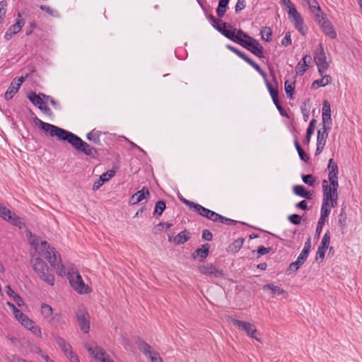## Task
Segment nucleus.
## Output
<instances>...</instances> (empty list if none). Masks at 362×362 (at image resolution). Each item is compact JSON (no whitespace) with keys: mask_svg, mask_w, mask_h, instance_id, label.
Instances as JSON below:
<instances>
[{"mask_svg":"<svg viewBox=\"0 0 362 362\" xmlns=\"http://www.w3.org/2000/svg\"><path fill=\"white\" fill-rule=\"evenodd\" d=\"M230 0H219L218 5L216 8V13L218 18H222L228 8V5Z\"/></svg>","mask_w":362,"mask_h":362,"instance_id":"nucleus-32","label":"nucleus"},{"mask_svg":"<svg viewBox=\"0 0 362 362\" xmlns=\"http://www.w3.org/2000/svg\"><path fill=\"white\" fill-rule=\"evenodd\" d=\"M292 21L296 29L303 35H305V32L303 28V19L301 17L300 14L296 16L294 18H292Z\"/></svg>","mask_w":362,"mask_h":362,"instance_id":"nucleus-29","label":"nucleus"},{"mask_svg":"<svg viewBox=\"0 0 362 362\" xmlns=\"http://www.w3.org/2000/svg\"><path fill=\"white\" fill-rule=\"evenodd\" d=\"M226 48L230 50L231 52H233V53H235L237 56H238L241 59H243L245 62H246L248 59V58L250 57L245 52L240 51L238 48H236L230 45H227Z\"/></svg>","mask_w":362,"mask_h":362,"instance_id":"nucleus-41","label":"nucleus"},{"mask_svg":"<svg viewBox=\"0 0 362 362\" xmlns=\"http://www.w3.org/2000/svg\"><path fill=\"white\" fill-rule=\"evenodd\" d=\"M330 129L331 127H327L325 125H323L322 130L319 129L317 131L315 156H317L322 153L325 146L327 138L328 136V130H329Z\"/></svg>","mask_w":362,"mask_h":362,"instance_id":"nucleus-12","label":"nucleus"},{"mask_svg":"<svg viewBox=\"0 0 362 362\" xmlns=\"http://www.w3.org/2000/svg\"><path fill=\"white\" fill-rule=\"evenodd\" d=\"M192 205V206L190 209L203 217H206V214L209 213L210 209L205 208L197 203L194 202Z\"/></svg>","mask_w":362,"mask_h":362,"instance_id":"nucleus-34","label":"nucleus"},{"mask_svg":"<svg viewBox=\"0 0 362 362\" xmlns=\"http://www.w3.org/2000/svg\"><path fill=\"white\" fill-rule=\"evenodd\" d=\"M166 209V204L164 200H159L155 204L154 215L160 216Z\"/></svg>","mask_w":362,"mask_h":362,"instance_id":"nucleus-37","label":"nucleus"},{"mask_svg":"<svg viewBox=\"0 0 362 362\" xmlns=\"http://www.w3.org/2000/svg\"><path fill=\"white\" fill-rule=\"evenodd\" d=\"M260 35L262 39L267 42H270L272 40L273 32L270 27H262L260 30Z\"/></svg>","mask_w":362,"mask_h":362,"instance_id":"nucleus-31","label":"nucleus"},{"mask_svg":"<svg viewBox=\"0 0 362 362\" xmlns=\"http://www.w3.org/2000/svg\"><path fill=\"white\" fill-rule=\"evenodd\" d=\"M205 218H207L209 220H211L213 222L218 223V218H220V214L214 211L209 210V213L206 214Z\"/></svg>","mask_w":362,"mask_h":362,"instance_id":"nucleus-58","label":"nucleus"},{"mask_svg":"<svg viewBox=\"0 0 362 362\" xmlns=\"http://www.w3.org/2000/svg\"><path fill=\"white\" fill-rule=\"evenodd\" d=\"M15 317L21 323L28 317L26 315L23 313L19 309H16L13 312Z\"/></svg>","mask_w":362,"mask_h":362,"instance_id":"nucleus-61","label":"nucleus"},{"mask_svg":"<svg viewBox=\"0 0 362 362\" xmlns=\"http://www.w3.org/2000/svg\"><path fill=\"white\" fill-rule=\"evenodd\" d=\"M322 187L329 189L332 193L338 194V188H339L338 180L335 181V182L332 181L331 182H329V185H328L327 181L326 180H324L322 181Z\"/></svg>","mask_w":362,"mask_h":362,"instance_id":"nucleus-43","label":"nucleus"},{"mask_svg":"<svg viewBox=\"0 0 362 362\" xmlns=\"http://www.w3.org/2000/svg\"><path fill=\"white\" fill-rule=\"evenodd\" d=\"M303 264L301 263V261L296 259V261L290 264L287 269V272H288V274L296 272Z\"/></svg>","mask_w":362,"mask_h":362,"instance_id":"nucleus-50","label":"nucleus"},{"mask_svg":"<svg viewBox=\"0 0 362 362\" xmlns=\"http://www.w3.org/2000/svg\"><path fill=\"white\" fill-rule=\"evenodd\" d=\"M308 58V61H312V57L309 54L303 56L302 59L297 64L296 71L297 74L303 76L308 68V64H306V59Z\"/></svg>","mask_w":362,"mask_h":362,"instance_id":"nucleus-21","label":"nucleus"},{"mask_svg":"<svg viewBox=\"0 0 362 362\" xmlns=\"http://www.w3.org/2000/svg\"><path fill=\"white\" fill-rule=\"evenodd\" d=\"M306 2L312 13L315 11H320L321 8L316 0H306Z\"/></svg>","mask_w":362,"mask_h":362,"instance_id":"nucleus-49","label":"nucleus"},{"mask_svg":"<svg viewBox=\"0 0 362 362\" xmlns=\"http://www.w3.org/2000/svg\"><path fill=\"white\" fill-rule=\"evenodd\" d=\"M331 212V207L329 204H322L320 210V219L325 220L329 216Z\"/></svg>","mask_w":362,"mask_h":362,"instance_id":"nucleus-45","label":"nucleus"},{"mask_svg":"<svg viewBox=\"0 0 362 362\" xmlns=\"http://www.w3.org/2000/svg\"><path fill=\"white\" fill-rule=\"evenodd\" d=\"M293 191L295 194H296L300 197H303L305 194V192L306 191V189L303 185H295L293 187Z\"/></svg>","mask_w":362,"mask_h":362,"instance_id":"nucleus-54","label":"nucleus"},{"mask_svg":"<svg viewBox=\"0 0 362 362\" xmlns=\"http://www.w3.org/2000/svg\"><path fill=\"white\" fill-rule=\"evenodd\" d=\"M68 279L71 286L78 293L81 294H87L91 291L90 288L86 285L82 279L81 276L76 272L74 274H68Z\"/></svg>","mask_w":362,"mask_h":362,"instance_id":"nucleus-6","label":"nucleus"},{"mask_svg":"<svg viewBox=\"0 0 362 362\" xmlns=\"http://www.w3.org/2000/svg\"><path fill=\"white\" fill-rule=\"evenodd\" d=\"M327 169L329 170L328 175L339 174L338 165L333 158L329 160Z\"/></svg>","mask_w":362,"mask_h":362,"instance_id":"nucleus-44","label":"nucleus"},{"mask_svg":"<svg viewBox=\"0 0 362 362\" xmlns=\"http://www.w3.org/2000/svg\"><path fill=\"white\" fill-rule=\"evenodd\" d=\"M231 41L240 45L259 59L264 58V48L259 42L241 29H238Z\"/></svg>","mask_w":362,"mask_h":362,"instance_id":"nucleus-2","label":"nucleus"},{"mask_svg":"<svg viewBox=\"0 0 362 362\" xmlns=\"http://www.w3.org/2000/svg\"><path fill=\"white\" fill-rule=\"evenodd\" d=\"M6 221L9 222L13 226L18 227L20 229H23L25 227V223L23 219L14 213H13L11 216L6 218Z\"/></svg>","mask_w":362,"mask_h":362,"instance_id":"nucleus-26","label":"nucleus"},{"mask_svg":"<svg viewBox=\"0 0 362 362\" xmlns=\"http://www.w3.org/2000/svg\"><path fill=\"white\" fill-rule=\"evenodd\" d=\"M148 357L151 359V362H163L159 354L156 351H153L152 354L149 355Z\"/></svg>","mask_w":362,"mask_h":362,"instance_id":"nucleus-64","label":"nucleus"},{"mask_svg":"<svg viewBox=\"0 0 362 362\" xmlns=\"http://www.w3.org/2000/svg\"><path fill=\"white\" fill-rule=\"evenodd\" d=\"M210 245L208 243L204 244L202 245L200 248L197 249L193 253V258H196V257H199L200 261L204 260L209 254Z\"/></svg>","mask_w":362,"mask_h":362,"instance_id":"nucleus-19","label":"nucleus"},{"mask_svg":"<svg viewBox=\"0 0 362 362\" xmlns=\"http://www.w3.org/2000/svg\"><path fill=\"white\" fill-rule=\"evenodd\" d=\"M329 243H330V233H329V230H327L325 233V235H324V236H323V238L322 239V241L320 243V246H321L322 247H325L326 249H328L329 248Z\"/></svg>","mask_w":362,"mask_h":362,"instance_id":"nucleus-51","label":"nucleus"},{"mask_svg":"<svg viewBox=\"0 0 362 362\" xmlns=\"http://www.w3.org/2000/svg\"><path fill=\"white\" fill-rule=\"evenodd\" d=\"M262 289L264 291L270 290L272 297L281 295L284 298H287L288 296V293L286 291L278 286L274 285L273 284H267L264 285Z\"/></svg>","mask_w":362,"mask_h":362,"instance_id":"nucleus-15","label":"nucleus"},{"mask_svg":"<svg viewBox=\"0 0 362 362\" xmlns=\"http://www.w3.org/2000/svg\"><path fill=\"white\" fill-rule=\"evenodd\" d=\"M101 134V132L95 131V129H93L86 134V138L88 140H89L90 141H93L94 144L97 145H101V141L100 139V136Z\"/></svg>","mask_w":362,"mask_h":362,"instance_id":"nucleus-28","label":"nucleus"},{"mask_svg":"<svg viewBox=\"0 0 362 362\" xmlns=\"http://www.w3.org/2000/svg\"><path fill=\"white\" fill-rule=\"evenodd\" d=\"M230 322L238 329L245 332L249 337L259 341V339L257 337V330L254 325L233 317H230Z\"/></svg>","mask_w":362,"mask_h":362,"instance_id":"nucleus-8","label":"nucleus"},{"mask_svg":"<svg viewBox=\"0 0 362 362\" xmlns=\"http://www.w3.org/2000/svg\"><path fill=\"white\" fill-rule=\"evenodd\" d=\"M25 21L23 18H22L21 13H18V18L16 23L11 25L8 28L4 35V39L6 41L11 40L14 35L18 34L21 30L22 28L25 25Z\"/></svg>","mask_w":362,"mask_h":362,"instance_id":"nucleus-9","label":"nucleus"},{"mask_svg":"<svg viewBox=\"0 0 362 362\" xmlns=\"http://www.w3.org/2000/svg\"><path fill=\"white\" fill-rule=\"evenodd\" d=\"M271 250L272 247H265L263 245H260L257 247V253L258 254L259 256H261L269 253Z\"/></svg>","mask_w":362,"mask_h":362,"instance_id":"nucleus-62","label":"nucleus"},{"mask_svg":"<svg viewBox=\"0 0 362 362\" xmlns=\"http://www.w3.org/2000/svg\"><path fill=\"white\" fill-rule=\"evenodd\" d=\"M307 103L309 104L310 103V99L308 98L305 102H303V105L300 107L301 112L303 115V120L307 122L310 115V109L307 107Z\"/></svg>","mask_w":362,"mask_h":362,"instance_id":"nucleus-42","label":"nucleus"},{"mask_svg":"<svg viewBox=\"0 0 362 362\" xmlns=\"http://www.w3.org/2000/svg\"><path fill=\"white\" fill-rule=\"evenodd\" d=\"M244 243L243 238H238L234 240L229 246L228 250L232 252H237L242 247Z\"/></svg>","mask_w":362,"mask_h":362,"instance_id":"nucleus-38","label":"nucleus"},{"mask_svg":"<svg viewBox=\"0 0 362 362\" xmlns=\"http://www.w3.org/2000/svg\"><path fill=\"white\" fill-rule=\"evenodd\" d=\"M40 249L41 255L49 262L50 265L54 269H56L57 274L61 276H65V267L62 264L60 255L55 250V249L53 247H51V245L45 240L41 241Z\"/></svg>","mask_w":362,"mask_h":362,"instance_id":"nucleus-3","label":"nucleus"},{"mask_svg":"<svg viewBox=\"0 0 362 362\" xmlns=\"http://www.w3.org/2000/svg\"><path fill=\"white\" fill-rule=\"evenodd\" d=\"M246 62L249 64L252 68H254L262 76L264 80H266V78H267V73L253 59L249 57Z\"/></svg>","mask_w":362,"mask_h":362,"instance_id":"nucleus-35","label":"nucleus"},{"mask_svg":"<svg viewBox=\"0 0 362 362\" xmlns=\"http://www.w3.org/2000/svg\"><path fill=\"white\" fill-rule=\"evenodd\" d=\"M314 60L317 66L320 76H322V74L327 71L329 65L327 62V57L322 43H320L317 48L315 55L314 56Z\"/></svg>","mask_w":362,"mask_h":362,"instance_id":"nucleus-7","label":"nucleus"},{"mask_svg":"<svg viewBox=\"0 0 362 362\" xmlns=\"http://www.w3.org/2000/svg\"><path fill=\"white\" fill-rule=\"evenodd\" d=\"M33 269L38 275L39 278L48 284L53 286L54 284V275L50 273V269L47 263L39 257H33L30 259Z\"/></svg>","mask_w":362,"mask_h":362,"instance_id":"nucleus-4","label":"nucleus"},{"mask_svg":"<svg viewBox=\"0 0 362 362\" xmlns=\"http://www.w3.org/2000/svg\"><path fill=\"white\" fill-rule=\"evenodd\" d=\"M199 271L201 274L209 276L210 277H223L224 272L222 269L217 268L213 264H206L199 267Z\"/></svg>","mask_w":362,"mask_h":362,"instance_id":"nucleus-11","label":"nucleus"},{"mask_svg":"<svg viewBox=\"0 0 362 362\" xmlns=\"http://www.w3.org/2000/svg\"><path fill=\"white\" fill-rule=\"evenodd\" d=\"M150 197V192L148 187H144L141 190L134 193L129 199L131 204H136L145 199Z\"/></svg>","mask_w":362,"mask_h":362,"instance_id":"nucleus-14","label":"nucleus"},{"mask_svg":"<svg viewBox=\"0 0 362 362\" xmlns=\"http://www.w3.org/2000/svg\"><path fill=\"white\" fill-rule=\"evenodd\" d=\"M116 173L114 169L109 170L106 173L102 174L99 179L93 183V189L94 190L98 189L102 186L105 182L112 178Z\"/></svg>","mask_w":362,"mask_h":362,"instance_id":"nucleus-18","label":"nucleus"},{"mask_svg":"<svg viewBox=\"0 0 362 362\" xmlns=\"http://www.w3.org/2000/svg\"><path fill=\"white\" fill-rule=\"evenodd\" d=\"M246 6V1L245 0H238L235 7V13H238L242 10H243Z\"/></svg>","mask_w":362,"mask_h":362,"instance_id":"nucleus-60","label":"nucleus"},{"mask_svg":"<svg viewBox=\"0 0 362 362\" xmlns=\"http://www.w3.org/2000/svg\"><path fill=\"white\" fill-rule=\"evenodd\" d=\"M56 343L60 347V349L63 351L65 356L69 357V354H71V346L69 344L66 343L65 339L62 337L57 335L54 337Z\"/></svg>","mask_w":362,"mask_h":362,"instance_id":"nucleus-20","label":"nucleus"},{"mask_svg":"<svg viewBox=\"0 0 362 362\" xmlns=\"http://www.w3.org/2000/svg\"><path fill=\"white\" fill-rule=\"evenodd\" d=\"M322 204H329V202L334 197L338 196V194L332 193L329 189L322 187Z\"/></svg>","mask_w":362,"mask_h":362,"instance_id":"nucleus-33","label":"nucleus"},{"mask_svg":"<svg viewBox=\"0 0 362 362\" xmlns=\"http://www.w3.org/2000/svg\"><path fill=\"white\" fill-rule=\"evenodd\" d=\"M34 122L42 131L49 136L56 137L59 141H66L77 151L93 158L95 157V153H97L95 148L90 146L76 134L56 125L44 122L37 117H35Z\"/></svg>","mask_w":362,"mask_h":362,"instance_id":"nucleus-1","label":"nucleus"},{"mask_svg":"<svg viewBox=\"0 0 362 362\" xmlns=\"http://www.w3.org/2000/svg\"><path fill=\"white\" fill-rule=\"evenodd\" d=\"M265 85L267 88L268 91L272 98L273 102L277 101L279 98V90L277 87H274L272 83L266 78L264 80Z\"/></svg>","mask_w":362,"mask_h":362,"instance_id":"nucleus-27","label":"nucleus"},{"mask_svg":"<svg viewBox=\"0 0 362 362\" xmlns=\"http://www.w3.org/2000/svg\"><path fill=\"white\" fill-rule=\"evenodd\" d=\"M346 206H341V212L339 216V226L340 228L344 230L346 228V214L345 213Z\"/></svg>","mask_w":362,"mask_h":362,"instance_id":"nucleus-36","label":"nucleus"},{"mask_svg":"<svg viewBox=\"0 0 362 362\" xmlns=\"http://www.w3.org/2000/svg\"><path fill=\"white\" fill-rule=\"evenodd\" d=\"M322 78L315 80L313 82L311 85V88L317 89L320 87H325L327 85L331 83L332 78L329 75H324L322 74Z\"/></svg>","mask_w":362,"mask_h":362,"instance_id":"nucleus-24","label":"nucleus"},{"mask_svg":"<svg viewBox=\"0 0 362 362\" xmlns=\"http://www.w3.org/2000/svg\"><path fill=\"white\" fill-rule=\"evenodd\" d=\"M13 213L3 204L0 207V216L6 221V218L11 216Z\"/></svg>","mask_w":362,"mask_h":362,"instance_id":"nucleus-57","label":"nucleus"},{"mask_svg":"<svg viewBox=\"0 0 362 362\" xmlns=\"http://www.w3.org/2000/svg\"><path fill=\"white\" fill-rule=\"evenodd\" d=\"M320 27L322 28L325 35L329 37L331 39H335L337 37V33L328 18L324 20L320 25Z\"/></svg>","mask_w":362,"mask_h":362,"instance_id":"nucleus-16","label":"nucleus"},{"mask_svg":"<svg viewBox=\"0 0 362 362\" xmlns=\"http://www.w3.org/2000/svg\"><path fill=\"white\" fill-rule=\"evenodd\" d=\"M327 250V249L322 247L321 246H319L317 253H316V257H315L316 261H317L319 259L322 260L325 258V252Z\"/></svg>","mask_w":362,"mask_h":362,"instance_id":"nucleus-59","label":"nucleus"},{"mask_svg":"<svg viewBox=\"0 0 362 362\" xmlns=\"http://www.w3.org/2000/svg\"><path fill=\"white\" fill-rule=\"evenodd\" d=\"M8 3L6 0H2L0 1V21L1 23H2L4 18L6 17V13L7 11Z\"/></svg>","mask_w":362,"mask_h":362,"instance_id":"nucleus-48","label":"nucleus"},{"mask_svg":"<svg viewBox=\"0 0 362 362\" xmlns=\"http://www.w3.org/2000/svg\"><path fill=\"white\" fill-rule=\"evenodd\" d=\"M76 316L81 330L84 333H88L90 330V317L88 312L79 309L76 311Z\"/></svg>","mask_w":362,"mask_h":362,"instance_id":"nucleus-10","label":"nucleus"},{"mask_svg":"<svg viewBox=\"0 0 362 362\" xmlns=\"http://www.w3.org/2000/svg\"><path fill=\"white\" fill-rule=\"evenodd\" d=\"M40 95H42L44 100H46L47 101L49 102L54 108H59V104L53 98L42 93H40Z\"/></svg>","mask_w":362,"mask_h":362,"instance_id":"nucleus-52","label":"nucleus"},{"mask_svg":"<svg viewBox=\"0 0 362 362\" xmlns=\"http://www.w3.org/2000/svg\"><path fill=\"white\" fill-rule=\"evenodd\" d=\"M28 98L32 104L37 106L38 108L45 105L44 98L40 95V93L37 95L35 92H31L28 95Z\"/></svg>","mask_w":362,"mask_h":362,"instance_id":"nucleus-25","label":"nucleus"},{"mask_svg":"<svg viewBox=\"0 0 362 362\" xmlns=\"http://www.w3.org/2000/svg\"><path fill=\"white\" fill-rule=\"evenodd\" d=\"M88 351L93 355L96 360L100 362H115L105 351L98 346H96L95 349L89 347Z\"/></svg>","mask_w":362,"mask_h":362,"instance_id":"nucleus-13","label":"nucleus"},{"mask_svg":"<svg viewBox=\"0 0 362 362\" xmlns=\"http://www.w3.org/2000/svg\"><path fill=\"white\" fill-rule=\"evenodd\" d=\"M190 238L191 234L189 231L185 229L174 237L173 242L175 245H182L187 242Z\"/></svg>","mask_w":362,"mask_h":362,"instance_id":"nucleus-22","label":"nucleus"},{"mask_svg":"<svg viewBox=\"0 0 362 362\" xmlns=\"http://www.w3.org/2000/svg\"><path fill=\"white\" fill-rule=\"evenodd\" d=\"M19 88V85L17 86L16 83L13 81L4 94L5 100H11L14 96V95L18 91Z\"/></svg>","mask_w":362,"mask_h":362,"instance_id":"nucleus-30","label":"nucleus"},{"mask_svg":"<svg viewBox=\"0 0 362 362\" xmlns=\"http://www.w3.org/2000/svg\"><path fill=\"white\" fill-rule=\"evenodd\" d=\"M322 117L323 125L329 127V124H332L331 107L329 103L327 100H325L322 103Z\"/></svg>","mask_w":362,"mask_h":362,"instance_id":"nucleus-17","label":"nucleus"},{"mask_svg":"<svg viewBox=\"0 0 362 362\" xmlns=\"http://www.w3.org/2000/svg\"><path fill=\"white\" fill-rule=\"evenodd\" d=\"M207 18L210 21L212 26L217 30L223 36L229 40H232L234 37L238 29L232 25L223 22L221 19L216 18L214 15L209 14L207 16Z\"/></svg>","mask_w":362,"mask_h":362,"instance_id":"nucleus-5","label":"nucleus"},{"mask_svg":"<svg viewBox=\"0 0 362 362\" xmlns=\"http://www.w3.org/2000/svg\"><path fill=\"white\" fill-rule=\"evenodd\" d=\"M226 48L230 50L231 52H233V53H235L237 56H238L241 59H243L245 62H246L248 59V58L250 57L245 52L240 51L238 48H236L230 45H227Z\"/></svg>","mask_w":362,"mask_h":362,"instance_id":"nucleus-40","label":"nucleus"},{"mask_svg":"<svg viewBox=\"0 0 362 362\" xmlns=\"http://www.w3.org/2000/svg\"><path fill=\"white\" fill-rule=\"evenodd\" d=\"M138 349L146 356L152 354L153 351L151 350V346L146 343L143 339L138 337L136 341Z\"/></svg>","mask_w":362,"mask_h":362,"instance_id":"nucleus-23","label":"nucleus"},{"mask_svg":"<svg viewBox=\"0 0 362 362\" xmlns=\"http://www.w3.org/2000/svg\"><path fill=\"white\" fill-rule=\"evenodd\" d=\"M313 15L314 21L320 25L322 22L324 20H326L327 18L326 17L325 14L322 12V9L320 8V11H315L314 13H312Z\"/></svg>","mask_w":362,"mask_h":362,"instance_id":"nucleus-47","label":"nucleus"},{"mask_svg":"<svg viewBox=\"0 0 362 362\" xmlns=\"http://www.w3.org/2000/svg\"><path fill=\"white\" fill-rule=\"evenodd\" d=\"M41 308L42 313L45 317H48L49 316L52 315V308L50 305L46 303H42Z\"/></svg>","mask_w":362,"mask_h":362,"instance_id":"nucleus-53","label":"nucleus"},{"mask_svg":"<svg viewBox=\"0 0 362 362\" xmlns=\"http://www.w3.org/2000/svg\"><path fill=\"white\" fill-rule=\"evenodd\" d=\"M325 221H326L325 220H322V219L320 218L317 222V228H316V230H315V236H317V238L320 237V235L322 232V230L325 225Z\"/></svg>","mask_w":362,"mask_h":362,"instance_id":"nucleus-63","label":"nucleus"},{"mask_svg":"<svg viewBox=\"0 0 362 362\" xmlns=\"http://www.w3.org/2000/svg\"><path fill=\"white\" fill-rule=\"evenodd\" d=\"M303 182L309 186H314L317 178L311 174L302 175L301 176Z\"/></svg>","mask_w":362,"mask_h":362,"instance_id":"nucleus-46","label":"nucleus"},{"mask_svg":"<svg viewBox=\"0 0 362 362\" xmlns=\"http://www.w3.org/2000/svg\"><path fill=\"white\" fill-rule=\"evenodd\" d=\"M288 219L291 223H293L294 225H299L301 222L302 218L300 215L293 214L289 215L288 216Z\"/></svg>","mask_w":362,"mask_h":362,"instance_id":"nucleus-55","label":"nucleus"},{"mask_svg":"<svg viewBox=\"0 0 362 362\" xmlns=\"http://www.w3.org/2000/svg\"><path fill=\"white\" fill-rule=\"evenodd\" d=\"M284 86L287 97L290 99H293V95L295 93V83H290L288 81H286Z\"/></svg>","mask_w":362,"mask_h":362,"instance_id":"nucleus-39","label":"nucleus"},{"mask_svg":"<svg viewBox=\"0 0 362 362\" xmlns=\"http://www.w3.org/2000/svg\"><path fill=\"white\" fill-rule=\"evenodd\" d=\"M218 223H224L227 226H233L237 223V221L229 218H226L220 214V218H218Z\"/></svg>","mask_w":362,"mask_h":362,"instance_id":"nucleus-56","label":"nucleus"}]
</instances>
